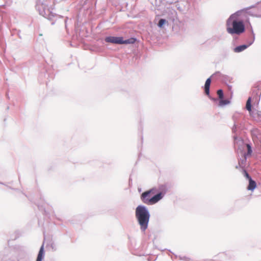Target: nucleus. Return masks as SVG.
I'll return each instance as SVG.
<instances>
[{"label":"nucleus","instance_id":"19","mask_svg":"<svg viewBox=\"0 0 261 261\" xmlns=\"http://www.w3.org/2000/svg\"><path fill=\"white\" fill-rule=\"evenodd\" d=\"M220 100L219 102V106L220 107H224L230 103V99H223V98H222Z\"/></svg>","mask_w":261,"mask_h":261},{"label":"nucleus","instance_id":"34","mask_svg":"<svg viewBox=\"0 0 261 261\" xmlns=\"http://www.w3.org/2000/svg\"><path fill=\"white\" fill-rule=\"evenodd\" d=\"M67 18H66L64 19V22L65 23V27L66 29L67 28Z\"/></svg>","mask_w":261,"mask_h":261},{"label":"nucleus","instance_id":"42","mask_svg":"<svg viewBox=\"0 0 261 261\" xmlns=\"http://www.w3.org/2000/svg\"><path fill=\"white\" fill-rule=\"evenodd\" d=\"M9 107L8 106L7 108V110H9Z\"/></svg>","mask_w":261,"mask_h":261},{"label":"nucleus","instance_id":"15","mask_svg":"<svg viewBox=\"0 0 261 261\" xmlns=\"http://www.w3.org/2000/svg\"><path fill=\"white\" fill-rule=\"evenodd\" d=\"M45 251L44 250V243L42 244L40 247L39 252L37 254L36 261H43L45 257Z\"/></svg>","mask_w":261,"mask_h":261},{"label":"nucleus","instance_id":"23","mask_svg":"<svg viewBox=\"0 0 261 261\" xmlns=\"http://www.w3.org/2000/svg\"><path fill=\"white\" fill-rule=\"evenodd\" d=\"M217 94H218L219 98L220 99L223 98L224 93H223V91L222 89H219L217 90Z\"/></svg>","mask_w":261,"mask_h":261},{"label":"nucleus","instance_id":"13","mask_svg":"<svg viewBox=\"0 0 261 261\" xmlns=\"http://www.w3.org/2000/svg\"><path fill=\"white\" fill-rule=\"evenodd\" d=\"M247 28L248 33H247V40L252 41L254 43L255 39V34L254 33V31L253 28L251 25V23L250 22L249 19L248 18V24L247 25Z\"/></svg>","mask_w":261,"mask_h":261},{"label":"nucleus","instance_id":"44","mask_svg":"<svg viewBox=\"0 0 261 261\" xmlns=\"http://www.w3.org/2000/svg\"><path fill=\"white\" fill-rule=\"evenodd\" d=\"M259 3H260V2H257V3H256V5H257V4H259Z\"/></svg>","mask_w":261,"mask_h":261},{"label":"nucleus","instance_id":"31","mask_svg":"<svg viewBox=\"0 0 261 261\" xmlns=\"http://www.w3.org/2000/svg\"><path fill=\"white\" fill-rule=\"evenodd\" d=\"M50 248L53 251H56L57 250V247L54 243H52L50 244Z\"/></svg>","mask_w":261,"mask_h":261},{"label":"nucleus","instance_id":"3","mask_svg":"<svg viewBox=\"0 0 261 261\" xmlns=\"http://www.w3.org/2000/svg\"><path fill=\"white\" fill-rule=\"evenodd\" d=\"M31 261L29 248L25 246L15 245L2 258L3 261Z\"/></svg>","mask_w":261,"mask_h":261},{"label":"nucleus","instance_id":"37","mask_svg":"<svg viewBox=\"0 0 261 261\" xmlns=\"http://www.w3.org/2000/svg\"><path fill=\"white\" fill-rule=\"evenodd\" d=\"M6 97H7V98L8 99H9V98H10V97H9V94H8V93H6Z\"/></svg>","mask_w":261,"mask_h":261},{"label":"nucleus","instance_id":"4","mask_svg":"<svg viewBox=\"0 0 261 261\" xmlns=\"http://www.w3.org/2000/svg\"><path fill=\"white\" fill-rule=\"evenodd\" d=\"M216 79L217 80L221 81L223 83H225L227 86L228 91L231 95L232 96V86L227 84V81L228 80L229 76L227 75L221 73L220 71H216L213 73L210 77L207 78L205 82L204 86L202 88L204 89V93L211 100L217 102L218 99L217 98L212 96L210 94V85L211 83V78Z\"/></svg>","mask_w":261,"mask_h":261},{"label":"nucleus","instance_id":"9","mask_svg":"<svg viewBox=\"0 0 261 261\" xmlns=\"http://www.w3.org/2000/svg\"><path fill=\"white\" fill-rule=\"evenodd\" d=\"M46 6H44V5L39 3V2H37V4L36 5V9L38 11L39 14L45 18H47L48 20H51L53 17H55L56 14H54L52 12L49 11V10H47V12L49 13L47 17L45 16L46 11L45 8Z\"/></svg>","mask_w":261,"mask_h":261},{"label":"nucleus","instance_id":"39","mask_svg":"<svg viewBox=\"0 0 261 261\" xmlns=\"http://www.w3.org/2000/svg\"><path fill=\"white\" fill-rule=\"evenodd\" d=\"M230 80H232V78H230V77H229L228 80H227V81H230Z\"/></svg>","mask_w":261,"mask_h":261},{"label":"nucleus","instance_id":"16","mask_svg":"<svg viewBox=\"0 0 261 261\" xmlns=\"http://www.w3.org/2000/svg\"><path fill=\"white\" fill-rule=\"evenodd\" d=\"M248 182L249 184L247 187V189L251 191H253L257 187L256 181L253 180L252 178H250V179L248 180Z\"/></svg>","mask_w":261,"mask_h":261},{"label":"nucleus","instance_id":"25","mask_svg":"<svg viewBox=\"0 0 261 261\" xmlns=\"http://www.w3.org/2000/svg\"><path fill=\"white\" fill-rule=\"evenodd\" d=\"M178 258L180 260L184 261H191L192 260L190 257L186 256L179 255Z\"/></svg>","mask_w":261,"mask_h":261},{"label":"nucleus","instance_id":"1","mask_svg":"<svg viewBox=\"0 0 261 261\" xmlns=\"http://www.w3.org/2000/svg\"><path fill=\"white\" fill-rule=\"evenodd\" d=\"M243 129L242 123L234 121L232 128V132L234 134L233 136L234 148L237 153L239 154V151L241 153L242 156L241 160L243 164L247 161V158L252 155L253 151L251 144L245 143L242 137L240 136Z\"/></svg>","mask_w":261,"mask_h":261},{"label":"nucleus","instance_id":"5","mask_svg":"<svg viewBox=\"0 0 261 261\" xmlns=\"http://www.w3.org/2000/svg\"><path fill=\"white\" fill-rule=\"evenodd\" d=\"M135 218L142 232L148 228L150 214L148 207L143 204L138 205L135 209Z\"/></svg>","mask_w":261,"mask_h":261},{"label":"nucleus","instance_id":"10","mask_svg":"<svg viewBox=\"0 0 261 261\" xmlns=\"http://www.w3.org/2000/svg\"><path fill=\"white\" fill-rule=\"evenodd\" d=\"M157 189L158 192L156 193V195L160 201L164 197L168 189L166 184L160 185Z\"/></svg>","mask_w":261,"mask_h":261},{"label":"nucleus","instance_id":"30","mask_svg":"<svg viewBox=\"0 0 261 261\" xmlns=\"http://www.w3.org/2000/svg\"><path fill=\"white\" fill-rule=\"evenodd\" d=\"M256 118L257 120L259 121H261V111H257L256 113Z\"/></svg>","mask_w":261,"mask_h":261},{"label":"nucleus","instance_id":"17","mask_svg":"<svg viewBox=\"0 0 261 261\" xmlns=\"http://www.w3.org/2000/svg\"><path fill=\"white\" fill-rule=\"evenodd\" d=\"M168 23V20L166 18H161L157 24L158 27L160 29H163L165 25Z\"/></svg>","mask_w":261,"mask_h":261},{"label":"nucleus","instance_id":"11","mask_svg":"<svg viewBox=\"0 0 261 261\" xmlns=\"http://www.w3.org/2000/svg\"><path fill=\"white\" fill-rule=\"evenodd\" d=\"M121 37L111 35L107 36L104 38L102 43L104 44L105 42H107L114 44H120Z\"/></svg>","mask_w":261,"mask_h":261},{"label":"nucleus","instance_id":"6","mask_svg":"<svg viewBox=\"0 0 261 261\" xmlns=\"http://www.w3.org/2000/svg\"><path fill=\"white\" fill-rule=\"evenodd\" d=\"M158 192L157 187L151 188L143 191L140 194L141 201L146 205H153L159 202L156 193Z\"/></svg>","mask_w":261,"mask_h":261},{"label":"nucleus","instance_id":"40","mask_svg":"<svg viewBox=\"0 0 261 261\" xmlns=\"http://www.w3.org/2000/svg\"><path fill=\"white\" fill-rule=\"evenodd\" d=\"M238 39V37L236 36L235 37H233V40L234 39Z\"/></svg>","mask_w":261,"mask_h":261},{"label":"nucleus","instance_id":"7","mask_svg":"<svg viewBox=\"0 0 261 261\" xmlns=\"http://www.w3.org/2000/svg\"><path fill=\"white\" fill-rule=\"evenodd\" d=\"M261 96V83H256L252 88L251 96H249L246 101V109L251 114L252 110V101L254 103L258 104Z\"/></svg>","mask_w":261,"mask_h":261},{"label":"nucleus","instance_id":"38","mask_svg":"<svg viewBox=\"0 0 261 261\" xmlns=\"http://www.w3.org/2000/svg\"><path fill=\"white\" fill-rule=\"evenodd\" d=\"M141 188H138V192L140 193L141 192Z\"/></svg>","mask_w":261,"mask_h":261},{"label":"nucleus","instance_id":"35","mask_svg":"<svg viewBox=\"0 0 261 261\" xmlns=\"http://www.w3.org/2000/svg\"><path fill=\"white\" fill-rule=\"evenodd\" d=\"M0 184H1V185H4V186H6L7 187H8V186H8V185H6L5 183H4V182H2V181H0Z\"/></svg>","mask_w":261,"mask_h":261},{"label":"nucleus","instance_id":"21","mask_svg":"<svg viewBox=\"0 0 261 261\" xmlns=\"http://www.w3.org/2000/svg\"><path fill=\"white\" fill-rule=\"evenodd\" d=\"M229 55V50L228 49H224L221 53V56L223 59L227 58Z\"/></svg>","mask_w":261,"mask_h":261},{"label":"nucleus","instance_id":"2","mask_svg":"<svg viewBox=\"0 0 261 261\" xmlns=\"http://www.w3.org/2000/svg\"><path fill=\"white\" fill-rule=\"evenodd\" d=\"M256 5H253L249 7L238 10L231 14L227 18L226 22L227 32L231 36L240 35L246 31V25L244 19L242 17L243 12L249 8H254Z\"/></svg>","mask_w":261,"mask_h":261},{"label":"nucleus","instance_id":"14","mask_svg":"<svg viewBox=\"0 0 261 261\" xmlns=\"http://www.w3.org/2000/svg\"><path fill=\"white\" fill-rule=\"evenodd\" d=\"M138 39L136 37H132L129 38L124 39V38L121 37L120 44H133L137 41Z\"/></svg>","mask_w":261,"mask_h":261},{"label":"nucleus","instance_id":"29","mask_svg":"<svg viewBox=\"0 0 261 261\" xmlns=\"http://www.w3.org/2000/svg\"><path fill=\"white\" fill-rule=\"evenodd\" d=\"M37 206L40 211L43 212L44 213H46L45 207L42 205L38 204Z\"/></svg>","mask_w":261,"mask_h":261},{"label":"nucleus","instance_id":"28","mask_svg":"<svg viewBox=\"0 0 261 261\" xmlns=\"http://www.w3.org/2000/svg\"><path fill=\"white\" fill-rule=\"evenodd\" d=\"M15 32L17 34V36H18V37L21 39V36L20 35V31H17L16 29L14 30H13L12 32H11V35L12 36H14L15 34Z\"/></svg>","mask_w":261,"mask_h":261},{"label":"nucleus","instance_id":"26","mask_svg":"<svg viewBox=\"0 0 261 261\" xmlns=\"http://www.w3.org/2000/svg\"><path fill=\"white\" fill-rule=\"evenodd\" d=\"M49 0H37V2H39L41 4L44 5V6L47 7L48 5V2Z\"/></svg>","mask_w":261,"mask_h":261},{"label":"nucleus","instance_id":"22","mask_svg":"<svg viewBox=\"0 0 261 261\" xmlns=\"http://www.w3.org/2000/svg\"><path fill=\"white\" fill-rule=\"evenodd\" d=\"M237 154H238V156H239L238 160H239V165H237L236 166V169H239V168H241V164H242V165L245 164H246V162L243 164L242 163V162H241V158H242V155L241 154V153L239 152V154H238V153H237Z\"/></svg>","mask_w":261,"mask_h":261},{"label":"nucleus","instance_id":"33","mask_svg":"<svg viewBox=\"0 0 261 261\" xmlns=\"http://www.w3.org/2000/svg\"><path fill=\"white\" fill-rule=\"evenodd\" d=\"M165 250H167V249H165ZM167 250H168L169 252H170L171 253H172L173 255H174V257H175V258L178 257V256L177 255H176V254H174V253L173 252H172L170 250H169V249H167Z\"/></svg>","mask_w":261,"mask_h":261},{"label":"nucleus","instance_id":"24","mask_svg":"<svg viewBox=\"0 0 261 261\" xmlns=\"http://www.w3.org/2000/svg\"><path fill=\"white\" fill-rule=\"evenodd\" d=\"M251 8H249L247 9L246 11L243 12V13L242 14V17H243V15H245L246 14H248L249 15L252 16H256L252 11H249L250 9Z\"/></svg>","mask_w":261,"mask_h":261},{"label":"nucleus","instance_id":"20","mask_svg":"<svg viewBox=\"0 0 261 261\" xmlns=\"http://www.w3.org/2000/svg\"><path fill=\"white\" fill-rule=\"evenodd\" d=\"M241 172L244 175V176L246 178V179L248 180L250 179V178H252V177L250 176V175L247 172L245 168H242Z\"/></svg>","mask_w":261,"mask_h":261},{"label":"nucleus","instance_id":"27","mask_svg":"<svg viewBox=\"0 0 261 261\" xmlns=\"http://www.w3.org/2000/svg\"><path fill=\"white\" fill-rule=\"evenodd\" d=\"M8 188L9 189H12V190H13L15 191H17L18 192H20L21 193H22L23 195H24L25 197H27V195L24 193L21 190L19 189H17V188H14L11 186H8Z\"/></svg>","mask_w":261,"mask_h":261},{"label":"nucleus","instance_id":"36","mask_svg":"<svg viewBox=\"0 0 261 261\" xmlns=\"http://www.w3.org/2000/svg\"><path fill=\"white\" fill-rule=\"evenodd\" d=\"M18 180H19V184L21 185V182H20V176L18 175Z\"/></svg>","mask_w":261,"mask_h":261},{"label":"nucleus","instance_id":"18","mask_svg":"<svg viewBox=\"0 0 261 261\" xmlns=\"http://www.w3.org/2000/svg\"><path fill=\"white\" fill-rule=\"evenodd\" d=\"M45 73L44 75L45 77H46L47 80L49 81L50 79H53L54 78L55 75L51 72V70L49 69L45 68Z\"/></svg>","mask_w":261,"mask_h":261},{"label":"nucleus","instance_id":"43","mask_svg":"<svg viewBox=\"0 0 261 261\" xmlns=\"http://www.w3.org/2000/svg\"><path fill=\"white\" fill-rule=\"evenodd\" d=\"M8 250V249H5V251H7Z\"/></svg>","mask_w":261,"mask_h":261},{"label":"nucleus","instance_id":"12","mask_svg":"<svg viewBox=\"0 0 261 261\" xmlns=\"http://www.w3.org/2000/svg\"><path fill=\"white\" fill-rule=\"evenodd\" d=\"M246 43L241 44L236 47H233L232 50L236 53H241L245 50H246L247 48H248L250 46H251L253 42L250 41L248 40H246Z\"/></svg>","mask_w":261,"mask_h":261},{"label":"nucleus","instance_id":"32","mask_svg":"<svg viewBox=\"0 0 261 261\" xmlns=\"http://www.w3.org/2000/svg\"><path fill=\"white\" fill-rule=\"evenodd\" d=\"M166 3L169 4H173L176 3V0H167Z\"/></svg>","mask_w":261,"mask_h":261},{"label":"nucleus","instance_id":"41","mask_svg":"<svg viewBox=\"0 0 261 261\" xmlns=\"http://www.w3.org/2000/svg\"><path fill=\"white\" fill-rule=\"evenodd\" d=\"M51 24L52 25L54 24H55V22H54V21L51 22Z\"/></svg>","mask_w":261,"mask_h":261},{"label":"nucleus","instance_id":"8","mask_svg":"<svg viewBox=\"0 0 261 261\" xmlns=\"http://www.w3.org/2000/svg\"><path fill=\"white\" fill-rule=\"evenodd\" d=\"M163 15L168 20L173 22L177 17V13L175 9L167 8L164 10Z\"/></svg>","mask_w":261,"mask_h":261}]
</instances>
